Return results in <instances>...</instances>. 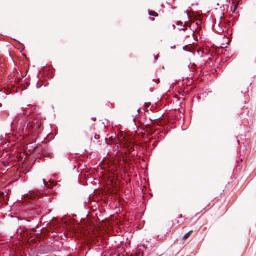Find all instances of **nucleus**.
I'll return each mask as SVG.
<instances>
[{"label": "nucleus", "mask_w": 256, "mask_h": 256, "mask_svg": "<svg viewBox=\"0 0 256 256\" xmlns=\"http://www.w3.org/2000/svg\"><path fill=\"white\" fill-rule=\"evenodd\" d=\"M193 232V230H190L182 238V241L183 242H184L185 241H186L190 236L192 234Z\"/></svg>", "instance_id": "2"}, {"label": "nucleus", "mask_w": 256, "mask_h": 256, "mask_svg": "<svg viewBox=\"0 0 256 256\" xmlns=\"http://www.w3.org/2000/svg\"><path fill=\"white\" fill-rule=\"evenodd\" d=\"M83 220H81L80 222H81V226H82V224H83Z\"/></svg>", "instance_id": "7"}, {"label": "nucleus", "mask_w": 256, "mask_h": 256, "mask_svg": "<svg viewBox=\"0 0 256 256\" xmlns=\"http://www.w3.org/2000/svg\"><path fill=\"white\" fill-rule=\"evenodd\" d=\"M18 218L19 220H22V222L21 224L24 225V226H26L27 225L26 224L30 222H31V220H28V219H26V218L20 219Z\"/></svg>", "instance_id": "3"}, {"label": "nucleus", "mask_w": 256, "mask_h": 256, "mask_svg": "<svg viewBox=\"0 0 256 256\" xmlns=\"http://www.w3.org/2000/svg\"><path fill=\"white\" fill-rule=\"evenodd\" d=\"M78 176H79V178L80 177V174L78 175ZM79 181H80V180H79Z\"/></svg>", "instance_id": "12"}, {"label": "nucleus", "mask_w": 256, "mask_h": 256, "mask_svg": "<svg viewBox=\"0 0 256 256\" xmlns=\"http://www.w3.org/2000/svg\"><path fill=\"white\" fill-rule=\"evenodd\" d=\"M238 2H239L238 1V2H237L236 4H235V2L234 0L232 2V4L234 6V12L236 11V10L237 8H238Z\"/></svg>", "instance_id": "5"}, {"label": "nucleus", "mask_w": 256, "mask_h": 256, "mask_svg": "<svg viewBox=\"0 0 256 256\" xmlns=\"http://www.w3.org/2000/svg\"><path fill=\"white\" fill-rule=\"evenodd\" d=\"M43 182H44V185L45 186L47 187V188H48V183L46 182V180L45 179H44L43 180Z\"/></svg>", "instance_id": "6"}, {"label": "nucleus", "mask_w": 256, "mask_h": 256, "mask_svg": "<svg viewBox=\"0 0 256 256\" xmlns=\"http://www.w3.org/2000/svg\"><path fill=\"white\" fill-rule=\"evenodd\" d=\"M80 234H82V230H81Z\"/></svg>", "instance_id": "13"}, {"label": "nucleus", "mask_w": 256, "mask_h": 256, "mask_svg": "<svg viewBox=\"0 0 256 256\" xmlns=\"http://www.w3.org/2000/svg\"><path fill=\"white\" fill-rule=\"evenodd\" d=\"M76 166H74V170L76 169Z\"/></svg>", "instance_id": "9"}, {"label": "nucleus", "mask_w": 256, "mask_h": 256, "mask_svg": "<svg viewBox=\"0 0 256 256\" xmlns=\"http://www.w3.org/2000/svg\"><path fill=\"white\" fill-rule=\"evenodd\" d=\"M78 166H79L80 165V163L78 162Z\"/></svg>", "instance_id": "10"}, {"label": "nucleus", "mask_w": 256, "mask_h": 256, "mask_svg": "<svg viewBox=\"0 0 256 256\" xmlns=\"http://www.w3.org/2000/svg\"><path fill=\"white\" fill-rule=\"evenodd\" d=\"M40 196V193L34 190H30L28 193L25 194V198L26 199H33Z\"/></svg>", "instance_id": "1"}, {"label": "nucleus", "mask_w": 256, "mask_h": 256, "mask_svg": "<svg viewBox=\"0 0 256 256\" xmlns=\"http://www.w3.org/2000/svg\"><path fill=\"white\" fill-rule=\"evenodd\" d=\"M149 14L151 16H156V17L158 16V13H156V12H154V11H150V12H149Z\"/></svg>", "instance_id": "4"}, {"label": "nucleus", "mask_w": 256, "mask_h": 256, "mask_svg": "<svg viewBox=\"0 0 256 256\" xmlns=\"http://www.w3.org/2000/svg\"><path fill=\"white\" fill-rule=\"evenodd\" d=\"M76 171L77 172H80L78 168L76 169Z\"/></svg>", "instance_id": "8"}, {"label": "nucleus", "mask_w": 256, "mask_h": 256, "mask_svg": "<svg viewBox=\"0 0 256 256\" xmlns=\"http://www.w3.org/2000/svg\"><path fill=\"white\" fill-rule=\"evenodd\" d=\"M158 57L157 56H155V58H156V59H158Z\"/></svg>", "instance_id": "11"}]
</instances>
